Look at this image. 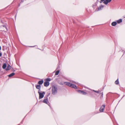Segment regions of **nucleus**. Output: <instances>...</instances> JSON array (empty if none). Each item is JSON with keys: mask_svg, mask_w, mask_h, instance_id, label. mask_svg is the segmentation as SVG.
<instances>
[{"mask_svg": "<svg viewBox=\"0 0 125 125\" xmlns=\"http://www.w3.org/2000/svg\"><path fill=\"white\" fill-rule=\"evenodd\" d=\"M52 93L53 94H55L57 93V88L55 86H52Z\"/></svg>", "mask_w": 125, "mask_h": 125, "instance_id": "nucleus-1", "label": "nucleus"}, {"mask_svg": "<svg viewBox=\"0 0 125 125\" xmlns=\"http://www.w3.org/2000/svg\"><path fill=\"white\" fill-rule=\"evenodd\" d=\"M64 83L65 84L70 86L71 87H72L74 88L75 89H76L77 88V86L71 83H70L65 82H64Z\"/></svg>", "mask_w": 125, "mask_h": 125, "instance_id": "nucleus-2", "label": "nucleus"}, {"mask_svg": "<svg viewBox=\"0 0 125 125\" xmlns=\"http://www.w3.org/2000/svg\"><path fill=\"white\" fill-rule=\"evenodd\" d=\"M38 93L39 94V99L43 98L44 97V95L45 94V93L44 92L41 93L39 91H38Z\"/></svg>", "mask_w": 125, "mask_h": 125, "instance_id": "nucleus-3", "label": "nucleus"}, {"mask_svg": "<svg viewBox=\"0 0 125 125\" xmlns=\"http://www.w3.org/2000/svg\"><path fill=\"white\" fill-rule=\"evenodd\" d=\"M105 106V105H103L99 109L100 111L101 112H103Z\"/></svg>", "mask_w": 125, "mask_h": 125, "instance_id": "nucleus-4", "label": "nucleus"}, {"mask_svg": "<svg viewBox=\"0 0 125 125\" xmlns=\"http://www.w3.org/2000/svg\"><path fill=\"white\" fill-rule=\"evenodd\" d=\"M111 0H106L104 2V3L105 4H107L109 2H110Z\"/></svg>", "mask_w": 125, "mask_h": 125, "instance_id": "nucleus-5", "label": "nucleus"}, {"mask_svg": "<svg viewBox=\"0 0 125 125\" xmlns=\"http://www.w3.org/2000/svg\"><path fill=\"white\" fill-rule=\"evenodd\" d=\"M78 93L81 94L83 95H85L86 94V93L85 92L83 91H82L81 90H78Z\"/></svg>", "mask_w": 125, "mask_h": 125, "instance_id": "nucleus-6", "label": "nucleus"}, {"mask_svg": "<svg viewBox=\"0 0 125 125\" xmlns=\"http://www.w3.org/2000/svg\"><path fill=\"white\" fill-rule=\"evenodd\" d=\"M44 84L45 86H47L49 85V83L48 82H44Z\"/></svg>", "mask_w": 125, "mask_h": 125, "instance_id": "nucleus-7", "label": "nucleus"}, {"mask_svg": "<svg viewBox=\"0 0 125 125\" xmlns=\"http://www.w3.org/2000/svg\"><path fill=\"white\" fill-rule=\"evenodd\" d=\"M11 67L10 65H8V66L7 68L6 69V71H7L8 70L10 69H11Z\"/></svg>", "mask_w": 125, "mask_h": 125, "instance_id": "nucleus-8", "label": "nucleus"}, {"mask_svg": "<svg viewBox=\"0 0 125 125\" xmlns=\"http://www.w3.org/2000/svg\"><path fill=\"white\" fill-rule=\"evenodd\" d=\"M104 7V6L103 5H101L98 8V10H101L103 9Z\"/></svg>", "mask_w": 125, "mask_h": 125, "instance_id": "nucleus-9", "label": "nucleus"}, {"mask_svg": "<svg viewBox=\"0 0 125 125\" xmlns=\"http://www.w3.org/2000/svg\"><path fill=\"white\" fill-rule=\"evenodd\" d=\"M14 74L15 73H13L9 75L8 76L9 77H10L14 75Z\"/></svg>", "mask_w": 125, "mask_h": 125, "instance_id": "nucleus-10", "label": "nucleus"}, {"mask_svg": "<svg viewBox=\"0 0 125 125\" xmlns=\"http://www.w3.org/2000/svg\"><path fill=\"white\" fill-rule=\"evenodd\" d=\"M48 99L47 98L44 99L43 101V102L44 103L47 104V102H48Z\"/></svg>", "mask_w": 125, "mask_h": 125, "instance_id": "nucleus-11", "label": "nucleus"}, {"mask_svg": "<svg viewBox=\"0 0 125 125\" xmlns=\"http://www.w3.org/2000/svg\"><path fill=\"white\" fill-rule=\"evenodd\" d=\"M116 24H117V23H116V22H113L112 23V26H115L116 25Z\"/></svg>", "mask_w": 125, "mask_h": 125, "instance_id": "nucleus-12", "label": "nucleus"}, {"mask_svg": "<svg viewBox=\"0 0 125 125\" xmlns=\"http://www.w3.org/2000/svg\"><path fill=\"white\" fill-rule=\"evenodd\" d=\"M6 67V64L4 63V64L2 66L3 69H5Z\"/></svg>", "mask_w": 125, "mask_h": 125, "instance_id": "nucleus-13", "label": "nucleus"}, {"mask_svg": "<svg viewBox=\"0 0 125 125\" xmlns=\"http://www.w3.org/2000/svg\"><path fill=\"white\" fill-rule=\"evenodd\" d=\"M43 82V80H42L41 81H40L38 82V84H42Z\"/></svg>", "mask_w": 125, "mask_h": 125, "instance_id": "nucleus-14", "label": "nucleus"}, {"mask_svg": "<svg viewBox=\"0 0 125 125\" xmlns=\"http://www.w3.org/2000/svg\"><path fill=\"white\" fill-rule=\"evenodd\" d=\"M36 88L37 89H39V90H40L41 88V86L39 85H37L36 86Z\"/></svg>", "mask_w": 125, "mask_h": 125, "instance_id": "nucleus-15", "label": "nucleus"}, {"mask_svg": "<svg viewBox=\"0 0 125 125\" xmlns=\"http://www.w3.org/2000/svg\"><path fill=\"white\" fill-rule=\"evenodd\" d=\"M122 22V20L121 19H120L118 20L117 21V22L118 23H120Z\"/></svg>", "mask_w": 125, "mask_h": 125, "instance_id": "nucleus-16", "label": "nucleus"}, {"mask_svg": "<svg viewBox=\"0 0 125 125\" xmlns=\"http://www.w3.org/2000/svg\"><path fill=\"white\" fill-rule=\"evenodd\" d=\"M115 83L116 84H118L119 83V82L118 81V79L117 80H116L115 82Z\"/></svg>", "mask_w": 125, "mask_h": 125, "instance_id": "nucleus-17", "label": "nucleus"}, {"mask_svg": "<svg viewBox=\"0 0 125 125\" xmlns=\"http://www.w3.org/2000/svg\"><path fill=\"white\" fill-rule=\"evenodd\" d=\"M59 72V71H57L56 72L55 74V75H58V74Z\"/></svg>", "mask_w": 125, "mask_h": 125, "instance_id": "nucleus-18", "label": "nucleus"}, {"mask_svg": "<svg viewBox=\"0 0 125 125\" xmlns=\"http://www.w3.org/2000/svg\"><path fill=\"white\" fill-rule=\"evenodd\" d=\"M93 91L95 92H96V93H99V92L98 91H95L94 90H93Z\"/></svg>", "mask_w": 125, "mask_h": 125, "instance_id": "nucleus-19", "label": "nucleus"}, {"mask_svg": "<svg viewBox=\"0 0 125 125\" xmlns=\"http://www.w3.org/2000/svg\"><path fill=\"white\" fill-rule=\"evenodd\" d=\"M2 55V53H1L0 52V57Z\"/></svg>", "mask_w": 125, "mask_h": 125, "instance_id": "nucleus-20", "label": "nucleus"}, {"mask_svg": "<svg viewBox=\"0 0 125 125\" xmlns=\"http://www.w3.org/2000/svg\"><path fill=\"white\" fill-rule=\"evenodd\" d=\"M3 26V27H4L5 28V29H6V30H7V29L6 28V27H5V26Z\"/></svg>", "mask_w": 125, "mask_h": 125, "instance_id": "nucleus-21", "label": "nucleus"}, {"mask_svg": "<svg viewBox=\"0 0 125 125\" xmlns=\"http://www.w3.org/2000/svg\"><path fill=\"white\" fill-rule=\"evenodd\" d=\"M1 46H0V50H1Z\"/></svg>", "mask_w": 125, "mask_h": 125, "instance_id": "nucleus-22", "label": "nucleus"}, {"mask_svg": "<svg viewBox=\"0 0 125 125\" xmlns=\"http://www.w3.org/2000/svg\"><path fill=\"white\" fill-rule=\"evenodd\" d=\"M47 80L50 81V80H49V79H47Z\"/></svg>", "mask_w": 125, "mask_h": 125, "instance_id": "nucleus-23", "label": "nucleus"}, {"mask_svg": "<svg viewBox=\"0 0 125 125\" xmlns=\"http://www.w3.org/2000/svg\"><path fill=\"white\" fill-rule=\"evenodd\" d=\"M101 1H104V0H101Z\"/></svg>", "mask_w": 125, "mask_h": 125, "instance_id": "nucleus-24", "label": "nucleus"}, {"mask_svg": "<svg viewBox=\"0 0 125 125\" xmlns=\"http://www.w3.org/2000/svg\"><path fill=\"white\" fill-rule=\"evenodd\" d=\"M21 1H23L22 0H21Z\"/></svg>", "mask_w": 125, "mask_h": 125, "instance_id": "nucleus-25", "label": "nucleus"}]
</instances>
